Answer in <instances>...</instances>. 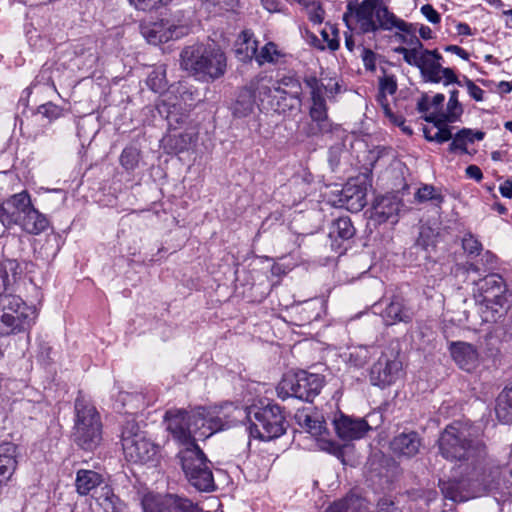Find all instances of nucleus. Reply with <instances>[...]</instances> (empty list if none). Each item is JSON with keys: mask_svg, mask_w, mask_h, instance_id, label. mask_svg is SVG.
<instances>
[{"mask_svg": "<svg viewBox=\"0 0 512 512\" xmlns=\"http://www.w3.org/2000/svg\"><path fill=\"white\" fill-rule=\"evenodd\" d=\"M245 412L233 405L197 407L190 411L172 408L166 411V429L182 446H198L196 441L205 440L219 431L230 428Z\"/></svg>", "mask_w": 512, "mask_h": 512, "instance_id": "nucleus-1", "label": "nucleus"}, {"mask_svg": "<svg viewBox=\"0 0 512 512\" xmlns=\"http://www.w3.org/2000/svg\"><path fill=\"white\" fill-rule=\"evenodd\" d=\"M9 276L0 266V335L9 336L30 331L36 323L38 312L20 296L5 293Z\"/></svg>", "mask_w": 512, "mask_h": 512, "instance_id": "nucleus-2", "label": "nucleus"}, {"mask_svg": "<svg viewBox=\"0 0 512 512\" xmlns=\"http://www.w3.org/2000/svg\"><path fill=\"white\" fill-rule=\"evenodd\" d=\"M441 455L451 461L469 462L478 469L486 456V447L478 439L470 438L466 427L460 423L448 425L439 439Z\"/></svg>", "mask_w": 512, "mask_h": 512, "instance_id": "nucleus-3", "label": "nucleus"}, {"mask_svg": "<svg viewBox=\"0 0 512 512\" xmlns=\"http://www.w3.org/2000/svg\"><path fill=\"white\" fill-rule=\"evenodd\" d=\"M182 66L201 81H213L224 75L227 61L224 52L215 45L198 44L181 53Z\"/></svg>", "mask_w": 512, "mask_h": 512, "instance_id": "nucleus-4", "label": "nucleus"}, {"mask_svg": "<svg viewBox=\"0 0 512 512\" xmlns=\"http://www.w3.org/2000/svg\"><path fill=\"white\" fill-rule=\"evenodd\" d=\"M351 18H355L359 31L363 34L376 32L379 29L392 30L396 25V16L391 13L382 0H363L355 9L349 3L343 20L350 27Z\"/></svg>", "mask_w": 512, "mask_h": 512, "instance_id": "nucleus-5", "label": "nucleus"}, {"mask_svg": "<svg viewBox=\"0 0 512 512\" xmlns=\"http://www.w3.org/2000/svg\"><path fill=\"white\" fill-rule=\"evenodd\" d=\"M245 414L237 421L243 422L248 419L250 422V436L262 441H269L280 437L285 432V418L278 405L268 404L264 407L241 408Z\"/></svg>", "mask_w": 512, "mask_h": 512, "instance_id": "nucleus-6", "label": "nucleus"}, {"mask_svg": "<svg viewBox=\"0 0 512 512\" xmlns=\"http://www.w3.org/2000/svg\"><path fill=\"white\" fill-rule=\"evenodd\" d=\"M74 440L82 449L92 451L102 440V423L96 408L83 397L75 400Z\"/></svg>", "mask_w": 512, "mask_h": 512, "instance_id": "nucleus-7", "label": "nucleus"}, {"mask_svg": "<svg viewBox=\"0 0 512 512\" xmlns=\"http://www.w3.org/2000/svg\"><path fill=\"white\" fill-rule=\"evenodd\" d=\"M324 385V378L320 374L301 370L296 373H287L277 386V395L285 400L295 397L304 401H311L316 397Z\"/></svg>", "mask_w": 512, "mask_h": 512, "instance_id": "nucleus-8", "label": "nucleus"}, {"mask_svg": "<svg viewBox=\"0 0 512 512\" xmlns=\"http://www.w3.org/2000/svg\"><path fill=\"white\" fill-rule=\"evenodd\" d=\"M193 94L183 84L172 87L163 94L156 105L158 113L165 117L171 128L184 123L192 106Z\"/></svg>", "mask_w": 512, "mask_h": 512, "instance_id": "nucleus-9", "label": "nucleus"}, {"mask_svg": "<svg viewBox=\"0 0 512 512\" xmlns=\"http://www.w3.org/2000/svg\"><path fill=\"white\" fill-rule=\"evenodd\" d=\"M121 441L124 455L130 462L147 463L158 454V446L134 423H128L123 429Z\"/></svg>", "mask_w": 512, "mask_h": 512, "instance_id": "nucleus-10", "label": "nucleus"}, {"mask_svg": "<svg viewBox=\"0 0 512 512\" xmlns=\"http://www.w3.org/2000/svg\"><path fill=\"white\" fill-rule=\"evenodd\" d=\"M403 376V364L398 351L386 349L370 370V382L380 388L394 384Z\"/></svg>", "mask_w": 512, "mask_h": 512, "instance_id": "nucleus-11", "label": "nucleus"}, {"mask_svg": "<svg viewBox=\"0 0 512 512\" xmlns=\"http://www.w3.org/2000/svg\"><path fill=\"white\" fill-rule=\"evenodd\" d=\"M141 505L143 512H199L191 500L174 494L148 492L143 496Z\"/></svg>", "mask_w": 512, "mask_h": 512, "instance_id": "nucleus-12", "label": "nucleus"}, {"mask_svg": "<svg viewBox=\"0 0 512 512\" xmlns=\"http://www.w3.org/2000/svg\"><path fill=\"white\" fill-rule=\"evenodd\" d=\"M178 457L188 480H213L210 462L199 446H184Z\"/></svg>", "mask_w": 512, "mask_h": 512, "instance_id": "nucleus-13", "label": "nucleus"}, {"mask_svg": "<svg viewBox=\"0 0 512 512\" xmlns=\"http://www.w3.org/2000/svg\"><path fill=\"white\" fill-rule=\"evenodd\" d=\"M298 424L315 438L317 447L329 453H337L339 445L328 439V431L323 417L310 410L299 411L296 414Z\"/></svg>", "mask_w": 512, "mask_h": 512, "instance_id": "nucleus-14", "label": "nucleus"}, {"mask_svg": "<svg viewBox=\"0 0 512 512\" xmlns=\"http://www.w3.org/2000/svg\"><path fill=\"white\" fill-rule=\"evenodd\" d=\"M325 512H370L369 502L358 495L349 494L335 501ZM376 512H401L394 502L388 498H381L377 503Z\"/></svg>", "mask_w": 512, "mask_h": 512, "instance_id": "nucleus-15", "label": "nucleus"}, {"mask_svg": "<svg viewBox=\"0 0 512 512\" xmlns=\"http://www.w3.org/2000/svg\"><path fill=\"white\" fill-rule=\"evenodd\" d=\"M481 302L498 312L496 307L504 309L508 305L506 286L503 278L498 274H491L478 284Z\"/></svg>", "mask_w": 512, "mask_h": 512, "instance_id": "nucleus-16", "label": "nucleus"}, {"mask_svg": "<svg viewBox=\"0 0 512 512\" xmlns=\"http://www.w3.org/2000/svg\"><path fill=\"white\" fill-rule=\"evenodd\" d=\"M16 201L18 206L24 211L20 227L25 232L37 235L48 227L49 222L47 218L32 206L28 192H20Z\"/></svg>", "mask_w": 512, "mask_h": 512, "instance_id": "nucleus-17", "label": "nucleus"}, {"mask_svg": "<svg viewBox=\"0 0 512 512\" xmlns=\"http://www.w3.org/2000/svg\"><path fill=\"white\" fill-rule=\"evenodd\" d=\"M401 200L393 195H386L375 200L372 211L371 220L377 224L389 222L395 224L398 222Z\"/></svg>", "mask_w": 512, "mask_h": 512, "instance_id": "nucleus-18", "label": "nucleus"}, {"mask_svg": "<svg viewBox=\"0 0 512 512\" xmlns=\"http://www.w3.org/2000/svg\"><path fill=\"white\" fill-rule=\"evenodd\" d=\"M367 189L364 183L349 180L342 188L339 203L352 212H358L366 205Z\"/></svg>", "mask_w": 512, "mask_h": 512, "instance_id": "nucleus-19", "label": "nucleus"}, {"mask_svg": "<svg viewBox=\"0 0 512 512\" xmlns=\"http://www.w3.org/2000/svg\"><path fill=\"white\" fill-rule=\"evenodd\" d=\"M334 426L338 436L344 440L360 439L370 429L364 419H352L343 415L334 420Z\"/></svg>", "mask_w": 512, "mask_h": 512, "instance_id": "nucleus-20", "label": "nucleus"}, {"mask_svg": "<svg viewBox=\"0 0 512 512\" xmlns=\"http://www.w3.org/2000/svg\"><path fill=\"white\" fill-rule=\"evenodd\" d=\"M421 446V438L414 431L402 432L395 436L390 443V447L395 454L408 458L415 456Z\"/></svg>", "mask_w": 512, "mask_h": 512, "instance_id": "nucleus-21", "label": "nucleus"}, {"mask_svg": "<svg viewBox=\"0 0 512 512\" xmlns=\"http://www.w3.org/2000/svg\"><path fill=\"white\" fill-rule=\"evenodd\" d=\"M450 353L455 363L463 370L471 371L477 365L478 352L470 343L452 342Z\"/></svg>", "mask_w": 512, "mask_h": 512, "instance_id": "nucleus-22", "label": "nucleus"}, {"mask_svg": "<svg viewBox=\"0 0 512 512\" xmlns=\"http://www.w3.org/2000/svg\"><path fill=\"white\" fill-rule=\"evenodd\" d=\"M216 472L218 473V477L226 476L229 480H239L241 477L250 480L267 477L266 467L258 469L256 468V464L252 463L251 461L244 463L243 467L235 464H228L225 470L216 469Z\"/></svg>", "mask_w": 512, "mask_h": 512, "instance_id": "nucleus-23", "label": "nucleus"}, {"mask_svg": "<svg viewBox=\"0 0 512 512\" xmlns=\"http://www.w3.org/2000/svg\"><path fill=\"white\" fill-rule=\"evenodd\" d=\"M424 118L427 122L433 123V126L423 129L424 136L428 141L443 143L452 138L451 130L447 126L449 121L445 117L432 112Z\"/></svg>", "mask_w": 512, "mask_h": 512, "instance_id": "nucleus-24", "label": "nucleus"}, {"mask_svg": "<svg viewBox=\"0 0 512 512\" xmlns=\"http://www.w3.org/2000/svg\"><path fill=\"white\" fill-rule=\"evenodd\" d=\"M355 235V228L349 217H339L332 221L329 227L328 236L331 240V247L334 250L341 248L342 243Z\"/></svg>", "mask_w": 512, "mask_h": 512, "instance_id": "nucleus-25", "label": "nucleus"}, {"mask_svg": "<svg viewBox=\"0 0 512 512\" xmlns=\"http://www.w3.org/2000/svg\"><path fill=\"white\" fill-rule=\"evenodd\" d=\"M258 43L250 30L242 31L235 42V54L242 62L256 59Z\"/></svg>", "mask_w": 512, "mask_h": 512, "instance_id": "nucleus-26", "label": "nucleus"}, {"mask_svg": "<svg viewBox=\"0 0 512 512\" xmlns=\"http://www.w3.org/2000/svg\"><path fill=\"white\" fill-rule=\"evenodd\" d=\"M442 56L436 50L425 49L418 67L423 77L430 82L439 83L440 60Z\"/></svg>", "mask_w": 512, "mask_h": 512, "instance_id": "nucleus-27", "label": "nucleus"}, {"mask_svg": "<svg viewBox=\"0 0 512 512\" xmlns=\"http://www.w3.org/2000/svg\"><path fill=\"white\" fill-rule=\"evenodd\" d=\"M19 195L20 193L12 195L0 205V222L6 228H11L14 225H21L24 211H22L16 201V198Z\"/></svg>", "mask_w": 512, "mask_h": 512, "instance_id": "nucleus-28", "label": "nucleus"}, {"mask_svg": "<svg viewBox=\"0 0 512 512\" xmlns=\"http://www.w3.org/2000/svg\"><path fill=\"white\" fill-rule=\"evenodd\" d=\"M381 316L386 325H394L398 322H409L412 319V314L398 297H394L391 300Z\"/></svg>", "mask_w": 512, "mask_h": 512, "instance_id": "nucleus-29", "label": "nucleus"}, {"mask_svg": "<svg viewBox=\"0 0 512 512\" xmlns=\"http://www.w3.org/2000/svg\"><path fill=\"white\" fill-rule=\"evenodd\" d=\"M309 115L313 122L316 123V128H312L309 134L315 135L317 133L328 132L331 129V124L327 115L326 100H311Z\"/></svg>", "mask_w": 512, "mask_h": 512, "instance_id": "nucleus-30", "label": "nucleus"}, {"mask_svg": "<svg viewBox=\"0 0 512 512\" xmlns=\"http://www.w3.org/2000/svg\"><path fill=\"white\" fill-rule=\"evenodd\" d=\"M305 84L310 89L311 100H325V97H331L336 94L339 90L337 82L329 80L327 84H324L314 76L305 78Z\"/></svg>", "mask_w": 512, "mask_h": 512, "instance_id": "nucleus-31", "label": "nucleus"}, {"mask_svg": "<svg viewBox=\"0 0 512 512\" xmlns=\"http://www.w3.org/2000/svg\"><path fill=\"white\" fill-rule=\"evenodd\" d=\"M160 26L155 25L151 30L150 42L156 43L157 41H168L170 39H178L186 35L189 31L188 22L186 20H180L178 24H169L167 31L161 32Z\"/></svg>", "mask_w": 512, "mask_h": 512, "instance_id": "nucleus-32", "label": "nucleus"}, {"mask_svg": "<svg viewBox=\"0 0 512 512\" xmlns=\"http://www.w3.org/2000/svg\"><path fill=\"white\" fill-rule=\"evenodd\" d=\"M121 402L122 407H127L128 412L136 413L138 410L144 409L154 401V397L147 398L142 392L128 393L121 392L117 399Z\"/></svg>", "mask_w": 512, "mask_h": 512, "instance_id": "nucleus-33", "label": "nucleus"}, {"mask_svg": "<svg viewBox=\"0 0 512 512\" xmlns=\"http://www.w3.org/2000/svg\"><path fill=\"white\" fill-rule=\"evenodd\" d=\"M16 447L11 443L0 445V477L8 480L16 467Z\"/></svg>", "mask_w": 512, "mask_h": 512, "instance_id": "nucleus-34", "label": "nucleus"}, {"mask_svg": "<svg viewBox=\"0 0 512 512\" xmlns=\"http://www.w3.org/2000/svg\"><path fill=\"white\" fill-rule=\"evenodd\" d=\"M254 95V99L258 98L261 102L265 98L270 97L272 90L279 92L280 88L275 87L273 80L267 76H259L250 82V85L246 87Z\"/></svg>", "mask_w": 512, "mask_h": 512, "instance_id": "nucleus-35", "label": "nucleus"}, {"mask_svg": "<svg viewBox=\"0 0 512 512\" xmlns=\"http://www.w3.org/2000/svg\"><path fill=\"white\" fill-rule=\"evenodd\" d=\"M396 25L393 28L398 29L401 33L396 34V37L404 44L406 48H422L423 44L419 38L415 35V28L413 24L407 23L402 19L396 17Z\"/></svg>", "mask_w": 512, "mask_h": 512, "instance_id": "nucleus-36", "label": "nucleus"}, {"mask_svg": "<svg viewBox=\"0 0 512 512\" xmlns=\"http://www.w3.org/2000/svg\"><path fill=\"white\" fill-rule=\"evenodd\" d=\"M495 412L500 422L504 424L512 422V390L503 391L498 396Z\"/></svg>", "mask_w": 512, "mask_h": 512, "instance_id": "nucleus-37", "label": "nucleus"}, {"mask_svg": "<svg viewBox=\"0 0 512 512\" xmlns=\"http://www.w3.org/2000/svg\"><path fill=\"white\" fill-rule=\"evenodd\" d=\"M255 99L250 90H241L234 105L233 114L237 117H246L254 110Z\"/></svg>", "mask_w": 512, "mask_h": 512, "instance_id": "nucleus-38", "label": "nucleus"}, {"mask_svg": "<svg viewBox=\"0 0 512 512\" xmlns=\"http://www.w3.org/2000/svg\"><path fill=\"white\" fill-rule=\"evenodd\" d=\"M284 56L283 52L278 49L274 42L266 43L257 53L256 62L262 66L266 63L275 64Z\"/></svg>", "mask_w": 512, "mask_h": 512, "instance_id": "nucleus-39", "label": "nucleus"}, {"mask_svg": "<svg viewBox=\"0 0 512 512\" xmlns=\"http://www.w3.org/2000/svg\"><path fill=\"white\" fill-rule=\"evenodd\" d=\"M464 482H439L440 488L445 496L454 502H465L473 496L459 491L460 485Z\"/></svg>", "mask_w": 512, "mask_h": 512, "instance_id": "nucleus-40", "label": "nucleus"}, {"mask_svg": "<svg viewBox=\"0 0 512 512\" xmlns=\"http://www.w3.org/2000/svg\"><path fill=\"white\" fill-rule=\"evenodd\" d=\"M37 90H46L56 92V88L54 83L51 81L50 75L48 73V69H43L41 73L36 77L34 83L27 88L24 92L27 95L31 94L32 91Z\"/></svg>", "mask_w": 512, "mask_h": 512, "instance_id": "nucleus-41", "label": "nucleus"}, {"mask_svg": "<svg viewBox=\"0 0 512 512\" xmlns=\"http://www.w3.org/2000/svg\"><path fill=\"white\" fill-rule=\"evenodd\" d=\"M424 48H406L404 46H399L394 49L397 54H401L403 56L404 61L415 67L420 66V61L422 57V53L424 52Z\"/></svg>", "mask_w": 512, "mask_h": 512, "instance_id": "nucleus-42", "label": "nucleus"}, {"mask_svg": "<svg viewBox=\"0 0 512 512\" xmlns=\"http://www.w3.org/2000/svg\"><path fill=\"white\" fill-rule=\"evenodd\" d=\"M462 107L458 102V91L454 90L451 92L450 98L447 103L446 113L439 114L441 117H445L450 122H455L458 117L462 114Z\"/></svg>", "mask_w": 512, "mask_h": 512, "instance_id": "nucleus-43", "label": "nucleus"}, {"mask_svg": "<svg viewBox=\"0 0 512 512\" xmlns=\"http://www.w3.org/2000/svg\"><path fill=\"white\" fill-rule=\"evenodd\" d=\"M140 151L135 147L125 148L120 156L121 165L129 171L134 170L139 163Z\"/></svg>", "mask_w": 512, "mask_h": 512, "instance_id": "nucleus-44", "label": "nucleus"}, {"mask_svg": "<svg viewBox=\"0 0 512 512\" xmlns=\"http://www.w3.org/2000/svg\"><path fill=\"white\" fill-rule=\"evenodd\" d=\"M147 85L154 92H161L166 86L165 71L162 68L153 70L148 78Z\"/></svg>", "mask_w": 512, "mask_h": 512, "instance_id": "nucleus-45", "label": "nucleus"}, {"mask_svg": "<svg viewBox=\"0 0 512 512\" xmlns=\"http://www.w3.org/2000/svg\"><path fill=\"white\" fill-rule=\"evenodd\" d=\"M468 132L460 130L452 139V142L449 145V151L452 153L461 152L468 153L467 145L469 143V138L467 136Z\"/></svg>", "mask_w": 512, "mask_h": 512, "instance_id": "nucleus-46", "label": "nucleus"}, {"mask_svg": "<svg viewBox=\"0 0 512 512\" xmlns=\"http://www.w3.org/2000/svg\"><path fill=\"white\" fill-rule=\"evenodd\" d=\"M62 108L52 102L42 104L37 109V114L42 115L49 121L58 119L62 115Z\"/></svg>", "mask_w": 512, "mask_h": 512, "instance_id": "nucleus-47", "label": "nucleus"}, {"mask_svg": "<svg viewBox=\"0 0 512 512\" xmlns=\"http://www.w3.org/2000/svg\"><path fill=\"white\" fill-rule=\"evenodd\" d=\"M172 0H129L138 10L150 11L169 4Z\"/></svg>", "mask_w": 512, "mask_h": 512, "instance_id": "nucleus-48", "label": "nucleus"}, {"mask_svg": "<svg viewBox=\"0 0 512 512\" xmlns=\"http://www.w3.org/2000/svg\"><path fill=\"white\" fill-rule=\"evenodd\" d=\"M462 247L465 252L469 253L470 255H479L482 250V244L471 233L464 235L462 239Z\"/></svg>", "mask_w": 512, "mask_h": 512, "instance_id": "nucleus-49", "label": "nucleus"}, {"mask_svg": "<svg viewBox=\"0 0 512 512\" xmlns=\"http://www.w3.org/2000/svg\"><path fill=\"white\" fill-rule=\"evenodd\" d=\"M196 140H197V137H196V134H194V133L187 132V133L180 134L175 140L174 148L178 152L188 150L191 147V145L196 142Z\"/></svg>", "mask_w": 512, "mask_h": 512, "instance_id": "nucleus-50", "label": "nucleus"}, {"mask_svg": "<svg viewBox=\"0 0 512 512\" xmlns=\"http://www.w3.org/2000/svg\"><path fill=\"white\" fill-rule=\"evenodd\" d=\"M309 20L314 24H321L324 20V10L317 1H313L308 8H306Z\"/></svg>", "mask_w": 512, "mask_h": 512, "instance_id": "nucleus-51", "label": "nucleus"}, {"mask_svg": "<svg viewBox=\"0 0 512 512\" xmlns=\"http://www.w3.org/2000/svg\"><path fill=\"white\" fill-rule=\"evenodd\" d=\"M416 199L420 202L428 201V200H441V196L436 194L433 186L424 185L419 188L416 192Z\"/></svg>", "mask_w": 512, "mask_h": 512, "instance_id": "nucleus-52", "label": "nucleus"}, {"mask_svg": "<svg viewBox=\"0 0 512 512\" xmlns=\"http://www.w3.org/2000/svg\"><path fill=\"white\" fill-rule=\"evenodd\" d=\"M386 95L387 94H385V93L379 92V94L377 96V102L382 107L383 112H384L386 117H388L391 121H393L395 124H397L399 126L403 125V121L402 120H398V118L396 116H394V114L392 113V111H391V109L389 107V102H388V99H387Z\"/></svg>", "mask_w": 512, "mask_h": 512, "instance_id": "nucleus-53", "label": "nucleus"}, {"mask_svg": "<svg viewBox=\"0 0 512 512\" xmlns=\"http://www.w3.org/2000/svg\"><path fill=\"white\" fill-rule=\"evenodd\" d=\"M397 90V83L393 76H384L379 80V92L393 95Z\"/></svg>", "mask_w": 512, "mask_h": 512, "instance_id": "nucleus-54", "label": "nucleus"}, {"mask_svg": "<svg viewBox=\"0 0 512 512\" xmlns=\"http://www.w3.org/2000/svg\"><path fill=\"white\" fill-rule=\"evenodd\" d=\"M282 84L287 86V87H291V91L287 92V91H283V93L285 94H289L292 98L300 101V95H301V87H300V83L298 80L294 79V78H284L282 80Z\"/></svg>", "mask_w": 512, "mask_h": 512, "instance_id": "nucleus-55", "label": "nucleus"}, {"mask_svg": "<svg viewBox=\"0 0 512 512\" xmlns=\"http://www.w3.org/2000/svg\"><path fill=\"white\" fill-rule=\"evenodd\" d=\"M422 15L432 24H439L441 22L440 14L430 4H425L420 9Z\"/></svg>", "mask_w": 512, "mask_h": 512, "instance_id": "nucleus-56", "label": "nucleus"}, {"mask_svg": "<svg viewBox=\"0 0 512 512\" xmlns=\"http://www.w3.org/2000/svg\"><path fill=\"white\" fill-rule=\"evenodd\" d=\"M75 480H104V475L90 469H78Z\"/></svg>", "mask_w": 512, "mask_h": 512, "instance_id": "nucleus-57", "label": "nucleus"}, {"mask_svg": "<svg viewBox=\"0 0 512 512\" xmlns=\"http://www.w3.org/2000/svg\"><path fill=\"white\" fill-rule=\"evenodd\" d=\"M351 359L355 357V365L357 366H363L368 358H369V351L366 347H358L353 352L350 353Z\"/></svg>", "mask_w": 512, "mask_h": 512, "instance_id": "nucleus-58", "label": "nucleus"}, {"mask_svg": "<svg viewBox=\"0 0 512 512\" xmlns=\"http://www.w3.org/2000/svg\"><path fill=\"white\" fill-rule=\"evenodd\" d=\"M465 84L468 90L469 95L475 100V101H482L484 96V90L481 89L479 86H477L473 81L470 79L465 80Z\"/></svg>", "mask_w": 512, "mask_h": 512, "instance_id": "nucleus-59", "label": "nucleus"}, {"mask_svg": "<svg viewBox=\"0 0 512 512\" xmlns=\"http://www.w3.org/2000/svg\"><path fill=\"white\" fill-rule=\"evenodd\" d=\"M439 82L443 81L445 85L456 82L457 78L455 73L450 68H443L441 66L439 74Z\"/></svg>", "mask_w": 512, "mask_h": 512, "instance_id": "nucleus-60", "label": "nucleus"}, {"mask_svg": "<svg viewBox=\"0 0 512 512\" xmlns=\"http://www.w3.org/2000/svg\"><path fill=\"white\" fill-rule=\"evenodd\" d=\"M417 108H418L419 112L425 113L426 114L425 116L432 113V111H430L432 109L431 100L429 99V97L427 95H423L421 97V99L417 103Z\"/></svg>", "mask_w": 512, "mask_h": 512, "instance_id": "nucleus-61", "label": "nucleus"}, {"mask_svg": "<svg viewBox=\"0 0 512 512\" xmlns=\"http://www.w3.org/2000/svg\"><path fill=\"white\" fill-rule=\"evenodd\" d=\"M466 175L477 182L481 181L483 178V173L477 165H469L466 168Z\"/></svg>", "mask_w": 512, "mask_h": 512, "instance_id": "nucleus-62", "label": "nucleus"}, {"mask_svg": "<svg viewBox=\"0 0 512 512\" xmlns=\"http://www.w3.org/2000/svg\"><path fill=\"white\" fill-rule=\"evenodd\" d=\"M445 51L455 54L463 60H466V61L469 60V56H470L469 53L460 46L449 45L445 48Z\"/></svg>", "mask_w": 512, "mask_h": 512, "instance_id": "nucleus-63", "label": "nucleus"}, {"mask_svg": "<svg viewBox=\"0 0 512 512\" xmlns=\"http://www.w3.org/2000/svg\"><path fill=\"white\" fill-rule=\"evenodd\" d=\"M499 472H491L489 476L492 477V480L495 478H502L503 480H506L508 477L512 478V466L511 467H502L497 468Z\"/></svg>", "mask_w": 512, "mask_h": 512, "instance_id": "nucleus-64", "label": "nucleus"}]
</instances>
